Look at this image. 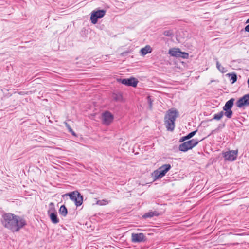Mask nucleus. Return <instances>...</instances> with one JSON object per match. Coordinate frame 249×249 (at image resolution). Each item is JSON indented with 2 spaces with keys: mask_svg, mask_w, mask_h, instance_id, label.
<instances>
[{
  "mask_svg": "<svg viewBox=\"0 0 249 249\" xmlns=\"http://www.w3.org/2000/svg\"><path fill=\"white\" fill-rule=\"evenodd\" d=\"M1 223L5 228L12 232H18L26 225V221L21 217L7 213L2 215Z\"/></svg>",
  "mask_w": 249,
  "mask_h": 249,
  "instance_id": "nucleus-1",
  "label": "nucleus"
},
{
  "mask_svg": "<svg viewBox=\"0 0 249 249\" xmlns=\"http://www.w3.org/2000/svg\"><path fill=\"white\" fill-rule=\"evenodd\" d=\"M226 75L230 77V81H232L231 83L233 84L237 81V75L235 73H228Z\"/></svg>",
  "mask_w": 249,
  "mask_h": 249,
  "instance_id": "nucleus-19",
  "label": "nucleus"
},
{
  "mask_svg": "<svg viewBox=\"0 0 249 249\" xmlns=\"http://www.w3.org/2000/svg\"><path fill=\"white\" fill-rule=\"evenodd\" d=\"M224 110L225 111L224 114L227 118H231L233 112H232V110H231V109H229L227 110Z\"/></svg>",
  "mask_w": 249,
  "mask_h": 249,
  "instance_id": "nucleus-22",
  "label": "nucleus"
},
{
  "mask_svg": "<svg viewBox=\"0 0 249 249\" xmlns=\"http://www.w3.org/2000/svg\"><path fill=\"white\" fill-rule=\"evenodd\" d=\"M159 213L158 211H150L146 213H145L143 216L142 217L144 218H152L154 216H158L159 215Z\"/></svg>",
  "mask_w": 249,
  "mask_h": 249,
  "instance_id": "nucleus-13",
  "label": "nucleus"
},
{
  "mask_svg": "<svg viewBox=\"0 0 249 249\" xmlns=\"http://www.w3.org/2000/svg\"><path fill=\"white\" fill-rule=\"evenodd\" d=\"M60 213L63 216H66L67 214V209L64 205H62L59 209Z\"/></svg>",
  "mask_w": 249,
  "mask_h": 249,
  "instance_id": "nucleus-20",
  "label": "nucleus"
},
{
  "mask_svg": "<svg viewBox=\"0 0 249 249\" xmlns=\"http://www.w3.org/2000/svg\"><path fill=\"white\" fill-rule=\"evenodd\" d=\"M69 196L71 200L74 201L76 206H80L83 203V196L77 191H74L69 194Z\"/></svg>",
  "mask_w": 249,
  "mask_h": 249,
  "instance_id": "nucleus-5",
  "label": "nucleus"
},
{
  "mask_svg": "<svg viewBox=\"0 0 249 249\" xmlns=\"http://www.w3.org/2000/svg\"><path fill=\"white\" fill-rule=\"evenodd\" d=\"M148 102L149 105V107L151 108L152 107V101L151 100V99L150 98V96H148L147 97Z\"/></svg>",
  "mask_w": 249,
  "mask_h": 249,
  "instance_id": "nucleus-26",
  "label": "nucleus"
},
{
  "mask_svg": "<svg viewBox=\"0 0 249 249\" xmlns=\"http://www.w3.org/2000/svg\"><path fill=\"white\" fill-rule=\"evenodd\" d=\"M50 218L52 222L54 224H57L59 222V220L57 217V213H52L50 214Z\"/></svg>",
  "mask_w": 249,
  "mask_h": 249,
  "instance_id": "nucleus-16",
  "label": "nucleus"
},
{
  "mask_svg": "<svg viewBox=\"0 0 249 249\" xmlns=\"http://www.w3.org/2000/svg\"><path fill=\"white\" fill-rule=\"evenodd\" d=\"M131 240L134 243L142 242L145 240V237L143 233H132Z\"/></svg>",
  "mask_w": 249,
  "mask_h": 249,
  "instance_id": "nucleus-11",
  "label": "nucleus"
},
{
  "mask_svg": "<svg viewBox=\"0 0 249 249\" xmlns=\"http://www.w3.org/2000/svg\"><path fill=\"white\" fill-rule=\"evenodd\" d=\"M237 106L241 108L244 106H249V94H246L240 98L236 102Z\"/></svg>",
  "mask_w": 249,
  "mask_h": 249,
  "instance_id": "nucleus-9",
  "label": "nucleus"
},
{
  "mask_svg": "<svg viewBox=\"0 0 249 249\" xmlns=\"http://www.w3.org/2000/svg\"><path fill=\"white\" fill-rule=\"evenodd\" d=\"M113 115L109 112H106L103 114L102 120L104 124H109L113 120Z\"/></svg>",
  "mask_w": 249,
  "mask_h": 249,
  "instance_id": "nucleus-12",
  "label": "nucleus"
},
{
  "mask_svg": "<svg viewBox=\"0 0 249 249\" xmlns=\"http://www.w3.org/2000/svg\"><path fill=\"white\" fill-rule=\"evenodd\" d=\"M163 34L167 36H171L173 35V32L171 30H166L163 32Z\"/></svg>",
  "mask_w": 249,
  "mask_h": 249,
  "instance_id": "nucleus-24",
  "label": "nucleus"
},
{
  "mask_svg": "<svg viewBox=\"0 0 249 249\" xmlns=\"http://www.w3.org/2000/svg\"><path fill=\"white\" fill-rule=\"evenodd\" d=\"M115 100H118V98H117V97H116V98H115Z\"/></svg>",
  "mask_w": 249,
  "mask_h": 249,
  "instance_id": "nucleus-29",
  "label": "nucleus"
},
{
  "mask_svg": "<svg viewBox=\"0 0 249 249\" xmlns=\"http://www.w3.org/2000/svg\"><path fill=\"white\" fill-rule=\"evenodd\" d=\"M216 68L217 69L221 72V73H225L227 71V70L221 66L219 62L217 60V59H216Z\"/></svg>",
  "mask_w": 249,
  "mask_h": 249,
  "instance_id": "nucleus-17",
  "label": "nucleus"
},
{
  "mask_svg": "<svg viewBox=\"0 0 249 249\" xmlns=\"http://www.w3.org/2000/svg\"><path fill=\"white\" fill-rule=\"evenodd\" d=\"M64 124H65V126L66 127L68 128V129L69 130V131H72V128H71V127L70 126V125L68 124L67 122H64Z\"/></svg>",
  "mask_w": 249,
  "mask_h": 249,
  "instance_id": "nucleus-25",
  "label": "nucleus"
},
{
  "mask_svg": "<svg viewBox=\"0 0 249 249\" xmlns=\"http://www.w3.org/2000/svg\"><path fill=\"white\" fill-rule=\"evenodd\" d=\"M70 132H71L72 135H73V136H76V134L75 133V132L73 131V130L72 129V131H69Z\"/></svg>",
  "mask_w": 249,
  "mask_h": 249,
  "instance_id": "nucleus-27",
  "label": "nucleus"
},
{
  "mask_svg": "<svg viewBox=\"0 0 249 249\" xmlns=\"http://www.w3.org/2000/svg\"><path fill=\"white\" fill-rule=\"evenodd\" d=\"M223 114H224V113L223 111H221L217 114H214V115L213 116V119H215L216 120H219L222 118V117L223 116Z\"/></svg>",
  "mask_w": 249,
  "mask_h": 249,
  "instance_id": "nucleus-21",
  "label": "nucleus"
},
{
  "mask_svg": "<svg viewBox=\"0 0 249 249\" xmlns=\"http://www.w3.org/2000/svg\"><path fill=\"white\" fill-rule=\"evenodd\" d=\"M238 154V150H231L223 153V155L226 160L233 161L237 158Z\"/></svg>",
  "mask_w": 249,
  "mask_h": 249,
  "instance_id": "nucleus-8",
  "label": "nucleus"
},
{
  "mask_svg": "<svg viewBox=\"0 0 249 249\" xmlns=\"http://www.w3.org/2000/svg\"><path fill=\"white\" fill-rule=\"evenodd\" d=\"M106 11L104 10H99L97 11H93L90 16V20L92 23L95 24L97 22L98 18H101L104 16Z\"/></svg>",
  "mask_w": 249,
  "mask_h": 249,
  "instance_id": "nucleus-7",
  "label": "nucleus"
},
{
  "mask_svg": "<svg viewBox=\"0 0 249 249\" xmlns=\"http://www.w3.org/2000/svg\"><path fill=\"white\" fill-rule=\"evenodd\" d=\"M197 130L194 131L193 132H191L189 134H188L187 136L185 137H183L180 140V142H183L185 140H188L192 137H193L196 133Z\"/></svg>",
  "mask_w": 249,
  "mask_h": 249,
  "instance_id": "nucleus-18",
  "label": "nucleus"
},
{
  "mask_svg": "<svg viewBox=\"0 0 249 249\" xmlns=\"http://www.w3.org/2000/svg\"><path fill=\"white\" fill-rule=\"evenodd\" d=\"M169 54L172 56L176 57H181L183 58H188L189 54L185 52H182L179 48H174L169 50Z\"/></svg>",
  "mask_w": 249,
  "mask_h": 249,
  "instance_id": "nucleus-6",
  "label": "nucleus"
},
{
  "mask_svg": "<svg viewBox=\"0 0 249 249\" xmlns=\"http://www.w3.org/2000/svg\"><path fill=\"white\" fill-rule=\"evenodd\" d=\"M234 101V98H231L228 101H227L225 106L223 107V110H227L229 109H231L233 105V103Z\"/></svg>",
  "mask_w": 249,
  "mask_h": 249,
  "instance_id": "nucleus-15",
  "label": "nucleus"
},
{
  "mask_svg": "<svg viewBox=\"0 0 249 249\" xmlns=\"http://www.w3.org/2000/svg\"><path fill=\"white\" fill-rule=\"evenodd\" d=\"M152 51V49L149 45H146L144 48H142L140 50V53L142 55L144 56L148 53H150Z\"/></svg>",
  "mask_w": 249,
  "mask_h": 249,
  "instance_id": "nucleus-14",
  "label": "nucleus"
},
{
  "mask_svg": "<svg viewBox=\"0 0 249 249\" xmlns=\"http://www.w3.org/2000/svg\"><path fill=\"white\" fill-rule=\"evenodd\" d=\"M171 168L169 164H166L162 165L158 169L154 171L152 176L155 180L162 178L165 175L167 172Z\"/></svg>",
  "mask_w": 249,
  "mask_h": 249,
  "instance_id": "nucleus-3",
  "label": "nucleus"
},
{
  "mask_svg": "<svg viewBox=\"0 0 249 249\" xmlns=\"http://www.w3.org/2000/svg\"><path fill=\"white\" fill-rule=\"evenodd\" d=\"M247 83H248V88H249V78L248 79Z\"/></svg>",
  "mask_w": 249,
  "mask_h": 249,
  "instance_id": "nucleus-28",
  "label": "nucleus"
},
{
  "mask_svg": "<svg viewBox=\"0 0 249 249\" xmlns=\"http://www.w3.org/2000/svg\"><path fill=\"white\" fill-rule=\"evenodd\" d=\"M119 81H120L123 84L128 86H132L133 87H136L138 83V80L135 78L122 79H121L119 80Z\"/></svg>",
  "mask_w": 249,
  "mask_h": 249,
  "instance_id": "nucleus-10",
  "label": "nucleus"
},
{
  "mask_svg": "<svg viewBox=\"0 0 249 249\" xmlns=\"http://www.w3.org/2000/svg\"><path fill=\"white\" fill-rule=\"evenodd\" d=\"M109 203V201L106 200V199H103L101 200H98L97 201V204L99 205H105Z\"/></svg>",
  "mask_w": 249,
  "mask_h": 249,
  "instance_id": "nucleus-23",
  "label": "nucleus"
},
{
  "mask_svg": "<svg viewBox=\"0 0 249 249\" xmlns=\"http://www.w3.org/2000/svg\"><path fill=\"white\" fill-rule=\"evenodd\" d=\"M198 140L197 139H193L180 144L179 146V149L181 151L186 152L196 146L198 143Z\"/></svg>",
  "mask_w": 249,
  "mask_h": 249,
  "instance_id": "nucleus-4",
  "label": "nucleus"
},
{
  "mask_svg": "<svg viewBox=\"0 0 249 249\" xmlns=\"http://www.w3.org/2000/svg\"><path fill=\"white\" fill-rule=\"evenodd\" d=\"M178 112L176 110L170 109L165 116V124L167 129L173 131L175 128V121L178 117Z\"/></svg>",
  "mask_w": 249,
  "mask_h": 249,
  "instance_id": "nucleus-2",
  "label": "nucleus"
}]
</instances>
